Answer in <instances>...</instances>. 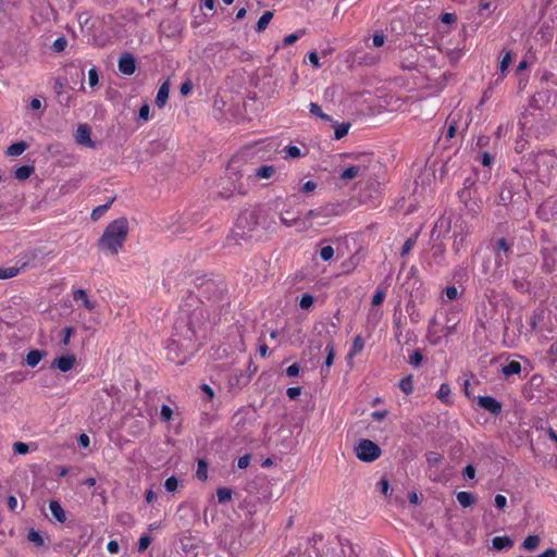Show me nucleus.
Here are the masks:
<instances>
[{"label":"nucleus","mask_w":557,"mask_h":557,"mask_svg":"<svg viewBox=\"0 0 557 557\" xmlns=\"http://www.w3.org/2000/svg\"><path fill=\"white\" fill-rule=\"evenodd\" d=\"M244 177L247 180L251 177L250 166L244 162L242 157L235 156L230 160L225 175L218 181V197L227 200L235 194L246 195L249 184L244 181Z\"/></svg>","instance_id":"nucleus-1"},{"label":"nucleus","mask_w":557,"mask_h":557,"mask_svg":"<svg viewBox=\"0 0 557 557\" xmlns=\"http://www.w3.org/2000/svg\"><path fill=\"white\" fill-rule=\"evenodd\" d=\"M175 330H185L180 336L175 334L170 344L166 346L168 359L184 364L197 350L198 346L195 343L196 330L191 326L190 322L180 321L175 324Z\"/></svg>","instance_id":"nucleus-2"},{"label":"nucleus","mask_w":557,"mask_h":557,"mask_svg":"<svg viewBox=\"0 0 557 557\" xmlns=\"http://www.w3.org/2000/svg\"><path fill=\"white\" fill-rule=\"evenodd\" d=\"M271 208L253 207L243 210L236 220L235 227L232 231V238L239 243L240 240H247L250 236L249 233L256 230L258 225H262L269 230L271 224H275V221L271 219L269 222L267 219L270 216Z\"/></svg>","instance_id":"nucleus-3"},{"label":"nucleus","mask_w":557,"mask_h":557,"mask_svg":"<svg viewBox=\"0 0 557 557\" xmlns=\"http://www.w3.org/2000/svg\"><path fill=\"white\" fill-rule=\"evenodd\" d=\"M128 231V221L125 216L112 221L98 240L99 249L117 255L127 238Z\"/></svg>","instance_id":"nucleus-4"},{"label":"nucleus","mask_w":557,"mask_h":557,"mask_svg":"<svg viewBox=\"0 0 557 557\" xmlns=\"http://www.w3.org/2000/svg\"><path fill=\"white\" fill-rule=\"evenodd\" d=\"M356 457L363 462H373L382 454L381 447L371 440L361 438L354 448Z\"/></svg>","instance_id":"nucleus-5"},{"label":"nucleus","mask_w":557,"mask_h":557,"mask_svg":"<svg viewBox=\"0 0 557 557\" xmlns=\"http://www.w3.org/2000/svg\"><path fill=\"white\" fill-rule=\"evenodd\" d=\"M524 183L520 180H506L502 186L498 197V205L508 206L515 201V196H520L522 189L524 188Z\"/></svg>","instance_id":"nucleus-6"},{"label":"nucleus","mask_w":557,"mask_h":557,"mask_svg":"<svg viewBox=\"0 0 557 557\" xmlns=\"http://www.w3.org/2000/svg\"><path fill=\"white\" fill-rule=\"evenodd\" d=\"M344 211H345V208L342 203H326L325 206L309 210L306 213V220H307V223H310L309 221L313 220V219L325 220V219H329L332 216H338V215L343 214ZM324 224H326L325 221L320 222V225H324Z\"/></svg>","instance_id":"nucleus-7"},{"label":"nucleus","mask_w":557,"mask_h":557,"mask_svg":"<svg viewBox=\"0 0 557 557\" xmlns=\"http://www.w3.org/2000/svg\"><path fill=\"white\" fill-rule=\"evenodd\" d=\"M479 272L483 275H492V276H503L502 263H495V257H479Z\"/></svg>","instance_id":"nucleus-8"},{"label":"nucleus","mask_w":557,"mask_h":557,"mask_svg":"<svg viewBox=\"0 0 557 557\" xmlns=\"http://www.w3.org/2000/svg\"><path fill=\"white\" fill-rule=\"evenodd\" d=\"M280 221L286 227L296 226L298 231H307L311 227V223H307L306 216L300 219L297 215H294L290 210H285L280 213Z\"/></svg>","instance_id":"nucleus-9"},{"label":"nucleus","mask_w":557,"mask_h":557,"mask_svg":"<svg viewBox=\"0 0 557 557\" xmlns=\"http://www.w3.org/2000/svg\"><path fill=\"white\" fill-rule=\"evenodd\" d=\"M35 264H30L29 261H24L23 259L16 261L14 265L1 267L0 268V278H13L18 274L25 273V269L29 267H34Z\"/></svg>","instance_id":"nucleus-10"},{"label":"nucleus","mask_w":557,"mask_h":557,"mask_svg":"<svg viewBox=\"0 0 557 557\" xmlns=\"http://www.w3.org/2000/svg\"><path fill=\"white\" fill-rule=\"evenodd\" d=\"M478 405L494 417L500 416L503 404L493 396H479Z\"/></svg>","instance_id":"nucleus-11"},{"label":"nucleus","mask_w":557,"mask_h":557,"mask_svg":"<svg viewBox=\"0 0 557 557\" xmlns=\"http://www.w3.org/2000/svg\"><path fill=\"white\" fill-rule=\"evenodd\" d=\"M75 363L76 356L74 354L61 355L52 361L50 369H58L59 371L65 373L69 372Z\"/></svg>","instance_id":"nucleus-12"},{"label":"nucleus","mask_w":557,"mask_h":557,"mask_svg":"<svg viewBox=\"0 0 557 557\" xmlns=\"http://www.w3.org/2000/svg\"><path fill=\"white\" fill-rule=\"evenodd\" d=\"M90 135V126L88 124H79L75 133V140L78 145L95 148L96 144L91 140Z\"/></svg>","instance_id":"nucleus-13"},{"label":"nucleus","mask_w":557,"mask_h":557,"mask_svg":"<svg viewBox=\"0 0 557 557\" xmlns=\"http://www.w3.org/2000/svg\"><path fill=\"white\" fill-rule=\"evenodd\" d=\"M119 71L124 75H132L136 71V60L129 52H125L119 59Z\"/></svg>","instance_id":"nucleus-14"},{"label":"nucleus","mask_w":557,"mask_h":557,"mask_svg":"<svg viewBox=\"0 0 557 557\" xmlns=\"http://www.w3.org/2000/svg\"><path fill=\"white\" fill-rule=\"evenodd\" d=\"M451 220L446 216H441L434 224L431 232L432 239H438L450 231Z\"/></svg>","instance_id":"nucleus-15"},{"label":"nucleus","mask_w":557,"mask_h":557,"mask_svg":"<svg viewBox=\"0 0 557 557\" xmlns=\"http://www.w3.org/2000/svg\"><path fill=\"white\" fill-rule=\"evenodd\" d=\"M553 125L554 124L550 121V119L549 117H545L542 114V117H541V120L539 122V125L532 126L531 129L534 133V136L537 139H541L543 137H547L552 133Z\"/></svg>","instance_id":"nucleus-16"},{"label":"nucleus","mask_w":557,"mask_h":557,"mask_svg":"<svg viewBox=\"0 0 557 557\" xmlns=\"http://www.w3.org/2000/svg\"><path fill=\"white\" fill-rule=\"evenodd\" d=\"M325 352H326V356H325V360H324V363L321 368V375L323 377H326L330 373V368L331 366L334 363V359H335V347H334V342L333 339H330L325 346Z\"/></svg>","instance_id":"nucleus-17"},{"label":"nucleus","mask_w":557,"mask_h":557,"mask_svg":"<svg viewBox=\"0 0 557 557\" xmlns=\"http://www.w3.org/2000/svg\"><path fill=\"white\" fill-rule=\"evenodd\" d=\"M511 251V245L507 242L506 238L502 237L496 242V246L494 247V257H495V263H502L503 264V257L502 252L507 255Z\"/></svg>","instance_id":"nucleus-18"},{"label":"nucleus","mask_w":557,"mask_h":557,"mask_svg":"<svg viewBox=\"0 0 557 557\" xmlns=\"http://www.w3.org/2000/svg\"><path fill=\"white\" fill-rule=\"evenodd\" d=\"M49 509L55 521L60 523H64L66 521V512L59 500L51 499L49 502Z\"/></svg>","instance_id":"nucleus-19"},{"label":"nucleus","mask_w":557,"mask_h":557,"mask_svg":"<svg viewBox=\"0 0 557 557\" xmlns=\"http://www.w3.org/2000/svg\"><path fill=\"white\" fill-rule=\"evenodd\" d=\"M170 88H171V84H170V79L168 78L166 81H164L161 84V86L158 89V94L156 97V104L158 108H163L165 106V103L169 99Z\"/></svg>","instance_id":"nucleus-20"},{"label":"nucleus","mask_w":557,"mask_h":557,"mask_svg":"<svg viewBox=\"0 0 557 557\" xmlns=\"http://www.w3.org/2000/svg\"><path fill=\"white\" fill-rule=\"evenodd\" d=\"M25 376L22 372H10L7 375L0 377V394L4 393L5 384L11 383H21L24 381Z\"/></svg>","instance_id":"nucleus-21"},{"label":"nucleus","mask_w":557,"mask_h":557,"mask_svg":"<svg viewBox=\"0 0 557 557\" xmlns=\"http://www.w3.org/2000/svg\"><path fill=\"white\" fill-rule=\"evenodd\" d=\"M73 298H74L75 301H79L81 300L83 302V306L87 310H89V311H92L96 308V302L91 301L88 298L87 292L85 289H83V288L76 289L73 293Z\"/></svg>","instance_id":"nucleus-22"},{"label":"nucleus","mask_w":557,"mask_h":557,"mask_svg":"<svg viewBox=\"0 0 557 557\" xmlns=\"http://www.w3.org/2000/svg\"><path fill=\"white\" fill-rule=\"evenodd\" d=\"M47 355L45 350L41 349H30L26 355L25 362L27 366L34 368L36 367L42 358Z\"/></svg>","instance_id":"nucleus-23"},{"label":"nucleus","mask_w":557,"mask_h":557,"mask_svg":"<svg viewBox=\"0 0 557 557\" xmlns=\"http://www.w3.org/2000/svg\"><path fill=\"white\" fill-rule=\"evenodd\" d=\"M367 170V166L366 165H351V166H348L347 169H345L339 177L341 180L343 181H350L355 177L358 176V174L361 172V171H366Z\"/></svg>","instance_id":"nucleus-24"},{"label":"nucleus","mask_w":557,"mask_h":557,"mask_svg":"<svg viewBox=\"0 0 557 557\" xmlns=\"http://www.w3.org/2000/svg\"><path fill=\"white\" fill-rule=\"evenodd\" d=\"M492 543H493V547L496 550H503V549H506V548H510L513 545L512 539L510 536H508V535L495 536L492 540Z\"/></svg>","instance_id":"nucleus-25"},{"label":"nucleus","mask_w":557,"mask_h":557,"mask_svg":"<svg viewBox=\"0 0 557 557\" xmlns=\"http://www.w3.org/2000/svg\"><path fill=\"white\" fill-rule=\"evenodd\" d=\"M458 198L471 211H475V209L479 208V206L475 202H473V203L470 202L472 199V194H471V189H469V188H462L461 190H459Z\"/></svg>","instance_id":"nucleus-26"},{"label":"nucleus","mask_w":557,"mask_h":557,"mask_svg":"<svg viewBox=\"0 0 557 557\" xmlns=\"http://www.w3.org/2000/svg\"><path fill=\"white\" fill-rule=\"evenodd\" d=\"M275 173V168L273 165H262L256 170L250 168L251 176H256L258 178H270Z\"/></svg>","instance_id":"nucleus-27"},{"label":"nucleus","mask_w":557,"mask_h":557,"mask_svg":"<svg viewBox=\"0 0 557 557\" xmlns=\"http://www.w3.org/2000/svg\"><path fill=\"white\" fill-rule=\"evenodd\" d=\"M458 503L463 507H470L475 503V496L471 492H459L456 495Z\"/></svg>","instance_id":"nucleus-28"},{"label":"nucleus","mask_w":557,"mask_h":557,"mask_svg":"<svg viewBox=\"0 0 557 557\" xmlns=\"http://www.w3.org/2000/svg\"><path fill=\"white\" fill-rule=\"evenodd\" d=\"M27 147L28 145L25 141H16L8 147L5 153L7 156L17 157L21 156L27 149Z\"/></svg>","instance_id":"nucleus-29"},{"label":"nucleus","mask_w":557,"mask_h":557,"mask_svg":"<svg viewBox=\"0 0 557 557\" xmlns=\"http://www.w3.org/2000/svg\"><path fill=\"white\" fill-rule=\"evenodd\" d=\"M539 535H528L522 542V548L527 552H534L540 545Z\"/></svg>","instance_id":"nucleus-30"},{"label":"nucleus","mask_w":557,"mask_h":557,"mask_svg":"<svg viewBox=\"0 0 557 557\" xmlns=\"http://www.w3.org/2000/svg\"><path fill=\"white\" fill-rule=\"evenodd\" d=\"M34 172L35 168L33 165H22L15 170L14 176L18 181H25L29 178Z\"/></svg>","instance_id":"nucleus-31"},{"label":"nucleus","mask_w":557,"mask_h":557,"mask_svg":"<svg viewBox=\"0 0 557 557\" xmlns=\"http://www.w3.org/2000/svg\"><path fill=\"white\" fill-rule=\"evenodd\" d=\"M333 126L335 128L334 139L339 140L348 134V131H349L351 124L349 122H345V123H341V124H338L337 122H334Z\"/></svg>","instance_id":"nucleus-32"},{"label":"nucleus","mask_w":557,"mask_h":557,"mask_svg":"<svg viewBox=\"0 0 557 557\" xmlns=\"http://www.w3.org/2000/svg\"><path fill=\"white\" fill-rule=\"evenodd\" d=\"M502 372L505 376L519 374L521 372V364L519 361L511 360L503 367Z\"/></svg>","instance_id":"nucleus-33"},{"label":"nucleus","mask_w":557,"mask_h":557,"mask_svg":"<svg viewBox=\"0 0 557 557\" xmlns=\"http://www.w3.org/2000/svg\"><path fill=\"white\" fill-rule=\"evenodd\" d=\"M272 18H273V12L265 11L257 22L256 32L261 33V32L265 30V28L268 27V25Z\"/></svg>","instance_id":"nucleus-34"},{"label":"nucleus","mask_w":557,"mask_h":557,"mask_svg":"<svg viewBox=\"0 0 557 557\" xmlns=\"http://www.w3.org/2000/svg\"><path fill=\"white\" fill-rule=\"evenodd\" d=\"M450 393H451V389H450V386L449 384L447 383H443L441 386H440V389L437 392V398L448 405L451 403V399H450Z\"/></svg>","instance_id":"nucleus-35"},{"label":"nucleus","mask_w":557,"mask_h":557,"mask_svg":"<svg viewBox=\"0 0 557 557\" xmlns=\"http://www.w3.org/2000/svg\"><path fill=\"white\" fill-rule=\"evenodd\" d=\"M364 347V339L361 335H357L354 338L352 346L350 351L347 355V358L351 359L354 356L358 355Z\"/></svg>","instance_id":"nucleus-36"},{"label":"nucleus","mask_w":557,"mask_h":557,"mask_svg":"<svg viewBox=\"0 0 557 557\" xmlns=\"http://www.w3.org/2000/svg\"><path fill=\"white\" fill-rule=\"evenodd\" d=\"M114 199L115 198L113 197L107 203L96 207L91 211V215H90L91 220H94V221L99 220L107 212V210L111 207V205L113 203Z\"/></svg>","instance_id":"nucleus-37"},{"label":"nucleus","mask_w":557,"mask_h":557,"mask_svg":"<svg viewBox=\"0 0 557 557\" xmlns=\"http://www.w3.org/2000/svg\"><path fill=\"white\" fill-rule=\"evenodd\" d=\"M511 61H512V53H511V51H507L504 54V57L499 63V70L502 72V75L495 81L496 83H498L499 81H502L504 78V74L507 71L508 66L510 65Z\"/></svg>","instance_id":"nucleus-38"},{"label":"nucleus","mask_w":557,"mask_h":557,"mask_svg":"<svg viewBox=\"0 0 557 557\" xmlns=\"http://www.w3.org/2000/svg\"><path fill=\"white\" fill-rule=\"evenodd\" d=\"M399 388L407 395L411 394L412 391H413V379H412V375L409 374L407 376H405L404 379H401L399 381Z\"/></svg>","instance_id":"nucleus-39"},{"label":"nucleus","mask_w":557,"mask_h":557,"mask_svg":"<svg viewBox=\"0 0 557 557\" xmlns=\"http://www.w3.org/2000/svg\"><path fill=\"white\" fill-rule=\"evenodd\" d=\"M27 540L34 543L36 546L40 547L45 545V539L39 531L35 529H30L27 534Z\"/></svg>","instance_id":"nucleus-40"},{"label":"nucleus","mask_w":557,"mask_h":557,"mask_svg":"<svg viewBox=\"0 0 557 557\" xmlns=\"http://www.w3.org/2000/svg\"><path fill=\"white\" fill-rule=\"evenodd\" d=\"M196 476L200 481H206L208 478V463L206 460H198V466L196 470Z\"/></svg>","instance_id":"nucleus-41"},{"label":"nucleus","mask_w":557,"mask_h":557,"mask_svg":"<svg viewBox=\"0 0 557 557\" xmlns=\"http://www.w3.org/2000/svg\"><path fill=\"white\" fill-rule=\"evenodd\" d=\"M233 491L228 487H219L216 490V496L220 504H225L232 499Z\"/></svg>","instance_id":"nucleus-42"},{"label":"nucleus","mask_w":557,"mask_h":557,"mask_svg":"<svg viewBox=\"0 0 557 557\" xmlns=\"http://www.w3.org/2000/svg\"><path fill=\"white\" fill-rule=\"evenodd\" d=\"M418 235H419L418 233H414L413 235H411L410 237H408L406 239V242L403 245L401 252H400V255L403 257L408 255L410 252V250L412 249V247L416 245Z\"/></svg>","instance_id":"nucleus-43"},{"label":"nucleus","mask_w":557,"mask_h":557,"mask_svg":"<svg viewBox=\"0 0 557 557\" xmlns=\"http://www.w3.org/2000/svg\"><path fill=\"white\" fill-rule=\"evenodd\" d=\"M313 302L314 297L309 293H305L299 300V307L304 310H309L313 306Z\"/></svg>","instance_id":"nucleus-44"},{"label":"nucleus","mask_w":557,"mask_h":557,"mask_svg":"<svg viewBox=\"0 0 557 557\" xmlns=\"http://www.w3.org/2000/svg\"><path fill=\"white\" fill-rule=\"evenodd\" d=\"M385 296L386 288L380 286L372 297V306H380L384 301Z\"/></svg>","instance_id":"nucleus-45"},{"label":"nucleus","mask_w":557,"mask_h":557,"mask_svg":"<svg viewBox=\"0 0 557 557\" xmlns=\"http://www.w3.org/2000/svg\"><path fill=\"white\" fill-rule=\"evenodd\" d=\"M178 484H180V481L175 476V475H171L169 476L165 482H164V488L170 492V493H173L177 490L178 487Z\"/></svg>","instance_id":"nucleus-46"},{"label":"nucleus","mask_w":557,"mask_h":557,"mask_svg":"<svg viewBox=\"0 0 557 557\" xmlns=\"http://www.w3.org/2000/svg\"><path fill=\"white\" fill-rule=\"evenodd\" d=\"M448 121H449V125H448V128L445 134L446 139H450V138L455 137V135L457 133V128H458L457 121L455 120V117L453 115H449Z\"/></svg>","instance_id":"nucleus-47"},{"label":"nucleus","mask_w":557,"mask_h":557,"mask_svg":"<svg viewBox=\"0 0 557 557\" xmlns=\"http://www.w3.org/2000/svg\"><path fill=\"white\" fill-rule=\"evenodd\" d=\"M543 100V95L537 92L533 95L529 100V109L532 110H542L540 101Z\"/></svg>","instance_id":"nucleus-48"},{"label":"nucleus","mask_w":557,"mask_h":557,"mask_svg":"<svg viewBox=\"0 0 557 557\" xmlns=\"http://www.w3.org/2000/svg\"><path fill=\"white\" fill-rule=\"evenodd\" d=\"M423 360V355L419 349L413 350L409 357V363L414 368L419 367Z\"/></svg>","instance_id":"nucleus-49"},{"label":"nucleus","mask_w":557,"mask_h":557,"mask_svg":"<svg viewBox=\"0 0 557 557\" xmlns=\"http://www.w3.org/2000/svg\"><path fill=\"white\" fill-rule=\"evenodd\" d=\"M67 46V40L65 37H59L57 38L52 44V50L54 52H62Z\"/></svg>","instance_id":"nucleus-50"},{"label":"nucleus","mask_w":557,"mask_h":557,"mask_svg":"<svg viewBox=\"0 0 557 557\" xmlns=\"http://www.w3.org/2000/svg\"><path fill=\"white\" fill-rule=\"evenodd\" d=\"M151 536L148 535V534H143L140 537H139V541H138V552L139 553H143L145 552L149 545L151 544Z\"/></svg>","instance_id":"nucleus-51"},{"label":"nucleus","mask_w":557,"mask_h":557,"mask_svg":"<svg viewBox=\"0 0 557 557\" xmlns=\"http://www.w3.org/2000/svg\"><path fill=\"white\" fill-rule=\"evenodd\" d=\"M284 151L286 152V157H289V158H299L301 156H304V153L301 152V150L297 147V146H286L284 148Z\"/></svg>","instance_id":"nucleus-52"},{"label":"nucleus","mask_w":557,"mask_h":557,"mask_svg":"<svg viewBox=\"0 0 557 557\" xmlns=\"http://www.w3.org/2000/svg\"><path fill=\"white\" fill-rule=\"evenodd\" d=\"M173 410L168 405H162L160 409V418L164 422H169L172 419Z\"/></svg>","instance_id":"nucleus-53"},{"label":"nucleus","mask_w":557,"mask_h":557,"mask_svg":"<svg viewBox=\"0 0 557 557\" xmlns=\"http://www.w3.org/2000/svg\"><path fill=\"white\" fill-rule=\"evenodd\" d=\"M29 450V446L28 444L26 443H23V442H15L13 444V451L14 454L16 455H25L27 454Z\"/></svg>","instance_id":"nucleus-54"},{"label":"nucleus","mask_w":557,"mask_h":557,"mask_svg":"<svg viewBox=\"0 0 557 557\" xmlns=\"http://www.w3.org/2000/svg\"><path fill=\"white\" fill-rule=\"evenodd\" d=\"M334 256V248L332 246H324L320 249V257L324 261H329Z\"/></svg>","instance_id":"nucleus-55"},{"label":"nucleus","mask_w":557,"mask_h":557,"mask_svg":"<svg viewBox=\"0 0 557 557\" xmlns=\"http://www.w3.org/2000/svg\"><path fill=\"white\" fill-rule=\"evenodd\" d=\"M62 333H63V337H62L61 343L64 346H67L70 344L71 336L75 333V329L73 326H65L63 329Z\"/></svg>","instance_id":"nucleus-56"},{"label":"nucleus","mask_w":557,"mask_h":557,"mask_svg":"<svg viewBox=\"0 0 557 557\" xmlns=\"http://www.w3.org/2000/svg\"><path fill=\"white\" fill-rule=\"evenodd\" d=\"M359 258L357 256H352L348 262L343 263V274H349L350 271L357 265Z\"/></svg>","instance_id":"nucleus-57"},{"label":"nucleus","mask_w":557,"mask_h":557,"mask_svg":"<svg viewBox=\"0 0 557 557\" xmlns=\"http://www.w3.org/2000/svg\"><path fill=\"white\" fill-rule=\"evenodd\" d=\"M98 82H99L98 71H97V67L94 66L88 71V83L91 87H95L96 85H98Z\"/></svg>","instance_id":"nucleus-58"},{"label":"nucleus","mask_w":557,"mask_h":557,"mask_svg":"<svg viewBox=\"0 0 557 557\" xmlns=\"http://www.w3.org/2000/svg\"><path fill=\"white\" fill-rule=\"evenodd\" d=\"M304 33L305 30H299L298 33L287 35L283 40V45L288 46L295 44Z\"/></svg>","instance_id":"nucleus-59"},{"label":"nucleus","mask_w":557,"mask_h":557,"mask_svg":"<svg viewBox=\"0 0 557 557\" xmlns=\"http://www.w3.org/2000/svg\"><path fill=\"white\" fill-rule=\"evenodd\" d=\"M457 322L453 321L450 318L447 319L446 324L444 326V335L449 336L456 332Z\"/></svg>","instance_id":"nucleus-60"},{"label":"nucleus","mask_w":557,"mask_h":557,"mask_svg":"<svg viewBox=\"0 0 557 557\" xmlns=\"http://www.w3.org/2000/svg\"><path fill=\"white\" fill-rule=\"evenodd\" d=\"M149 113H150V107L148 103H144L140 108H139V112H138V117L139 120H143V121H148L149 119Z\"/></svg>","instance_id":"nucleus-61"},{"label":"nucleus","mask_w":557,"mask_h":557,"mask_svg":"<svg viewBox=\"0 0 557 557\" xmlns=\"http://www.w3.org/2000/svg\"><path fill=\"white\" fill-rule=\"evenodd\" d=\"M443 294L446 296L448 300H454L458 296V290L455 286H447L444 289Z\"/></svg>","instance_id":"nucleus-62"},{"label":"nucleus","mask_w":557,"mask_h":557,"mask_svg":"<svg viewBox=\"0 0 557 557\" xmlns=\"http://www.w3.org/2000/svg\"><path fill=\"white\" fill-rule=\"evenodd\" d=\"M475 467L471 463L467 465L463 470H462V475L466 478V479H474L475 476Z\"/></svg>","instance_id":"nucleus-63"},{"label":"nucleus","mask_w":557,"mask_h":557,"mask_svg":"<svg viewBox=\"0 0 557 557\" xmlns=\"http://www.w3.org/2000/svg\"><path fill=\"white\" fill-rule=\"evenodd\" d=\"M494 503L496 508L504 510L507 506V498L502 494H497L494 498Z\"/></svg>","instance_id":"nucleus-64"}]
</instances>
